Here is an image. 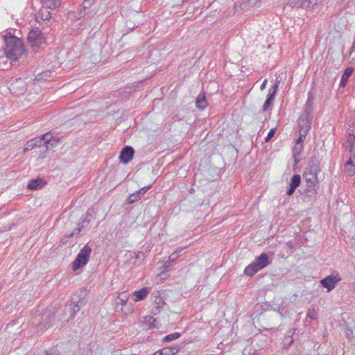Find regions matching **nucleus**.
<instances>
[{
	"label": "nucleus",
	"mask_w": 355,
	"mask_h": 355,
	"mask_svg": "<svg viewBox=\"0 0 355 355\" xmlns=\"http://www.w3.org/2000/svg\"><path fill=\"white\" fill-rule=\"evenodd\" d=\"M28 42L33 51H36L44 42L42 31L38 28L31 30L28 33Z\"/></svg>",
	"instance_id": "nucleus-5"
},
{
	"label": "nucleus",
	"mask_w": 355,
	"mask_h": 355,
	"mask_svg": "<svg viewBox=\"0 0 355 355\" xmlns=\"http://www.w3.org/2000/svg\"><path fill=\"white\" fill-rule=\"evenodd\" d=\"M295 190V188L290 184V187L286 192L287 195H288V196L292 195L294 193Z\"/></svg>",
	"instance_id": "nucleus-36"
},
{
	"label": "nucleus",
	"mask_w": 355,
	"mask_h": 355,
	"mask_svg": "<svg viewBox=\"0 0 355 355\" xmlns=\"http://www.w3.org/2000/svg\"><path fill=\"white\" fill-rule=\"evenodd\" d=\"M118 299L119 300V302H117L116 304H121V305L126 304V303H127V302L128 300V298L126 296H125L124 298H122V297H119Z\"/></svg>",
	"instance_id": "nucleus-34"
},
{
	"label": "nucleus",
	"mask_w": 355,
	"mask_h": 355,
	"mask_svg": "<svg viewBox=\"0 0 355 355\" xmlns=\"http://www.w3.org/2000/svg\"><path fill=\"white\" fill-rule=\"evenodd\" d=\"M150 188H151V185H149L148 187H144L140 189L139 191H137V193L141 197V195H144Z\"/></svg>",
	"instance_id": "nucleus-32"
},
{
	"label": "nucleus",
	"mask_w": 355,
	"mask_h": 355,
	"mask_svg": "<svg viewBox=\"0 0 355 355\" xmlns=\"http://www.w3.org/2000/svg\"><path fill=\"white\" fill-rule=\"evenodd\" d=\"M150 292V288L144 287L140 290L135 291L132 295L135 297V302H139L144 300Z\"/></svg>",
	"instance_id": "nucleus-12"
},
{
	"label": "nucleus",
	"mask_w": 355,
	"mask_h": 355,
	"mask_svg": "<svg viewBox=\"0 0 355 355\" xmlns=\"http://www.w3.org/2000/svg\"><path fill=\"white\" fill-rule=\"evenodd\" d=\"M43 6L47 8L55 9L60 5V0H41Z\"/></svg>",
	"instance_id": "nucleus-19"
},
{
	"label": "nucleus",
	"mask_w": 355,
	"mask_h": 355,
	"mask_svg": "<svg viewBox=\"0 0 355 355\" xmlns=\"http://www.w3.org/2000/svg\"><path fill=\"white\" fill-rule=\"evenodd\" d=\"M275 132H276V130L275 128L270 129L269 132L268 133L266 138L265 139V141H270V139L274 137Z\"/></svg>",
	"instance_id": "nucleus-31"
},
{
	"label": "nucleus",
	"mask_w": 355,
	"mask_h": 355,
	"mask_svg": "<svg viewBox=\"0 0 355 355\" xmlns=\"http://www.w3.org/2000/svg\"><path fill=\"white\" fill-rule=\"evenodd\" d=\"M135 259L143 261L145 259V254L143 252H137L134 253Z\"/></svg>",
	"instance_id": "nucleus-29"
},
{
	"label": "nucleus",
	"mask_w": 355,
	"mask_h": 355,
	"mask_svg": "<svg viewBox=\"0 0 355 355\" xmlns=\"http://www.w3.org/2000/svg\"><path fill=\"white\" fill-rule=\"evenodd\" d=\"M354 71V69L352 67H347L345 69L344 73L342 75L340 82V87H345L347 85V84L348 83V79L352 75Z\"/></svg>",
	"instance_id": "nucleus-13"
},
{
	"label": "nucleus",
	"mask_w": 355,
	"mask_h": 355,
	"mask_svg": "<svg viewBox=\"0 0 355 355\" xmlns=\"http://www.w3.org/2000/svg\"><path fill=\"white\" fill-rule=\"evenodd\" d=\"M270 263L267 254L262 253L255 259V261L248 265L244 270L247 276L252 277Z\"/></svg>",
	"instance_id": "nucleus-3"
},
{
	"label": "nucleus",
	"mask_w": 355,
	"mask_h": 355,
	"mask_svg": "<svg viewBox=\"0 0 355 355\" xmlns=\"http://www.w3.org/2000/svg\"><path fill=\"white\" fill-rule=\"evenodd\" d=\"M141 198L140 196L138 195V193L137 192L132 193V194H130L129 196V197L127 199V201H128V203L129 204H132V203H134L135 202H137L138 200H139Z\"/></svg>",
	"instance_id": "nucleus-25"
},
{
	"label": "nucleus",
	"mask_w": 355,
	"mask_h": 355,
	"mask_svg": "<svg viewBox=\"0 0 355 355\" xmlns=\"http://www.w3.org/2000/svg\"><path fill=\"white\" fill-rule=\"evenodd\" d=\"M92 249L87 245H85L78 254L76 259L73 262L72 268L73 270H77L80 268L85 266L90 257Z\"/></svg>",
	"instance_id": "nucleus-4"
},
{
	"label": "nucleus",
	"mask_w": 355,
	"mask_h": 355,
	"mask_svg": "<svg viewBox=\"0 0 355 355\" xmlns=\"http://www.w3.org/2000/svg\"><path fill=\"white\" fill-rule=\"evenodd\" d=\"M310 4V0H287L286 6L291 8H309Z\"/></svg>",
	"instance_id": "nucleus-10"
},
{
	"label": "nucleus",
	"mask_w": 355,
	"mask_h": 355,
	"mask_svg": "<svg viewBox=\"0 0 355 355\" xmlns=\"http://www.w3.org/2000/svg\"><path fill=\"white\" fill-rule=\"evenodd\" d=\"M259 1H257V0H249L248 1L250 5H254Z\"/></svg>",
	"instance_id": "nucleus-39"
},
{
	"label": "nucleus",
	"mask_w": 355,
	"mask_h": 355,
	"mask_svg": "<svg viewBox=\"0 0 355 355\" xmlns=\"http://www.w3.org/2000/svg\"><path fill=\"white\" fill-rule=\"evenodd\" d=\"M80 231H81L80 227L75 228L71 234H66L65 237L67 239H69V238L72 237L73 236H78L80 234Z\"/></svg>",
	"instance_id": "nucleus-28"
},
{
	"label": "nucleus",
	"mask_w": 355,
	"mask_h": 355,
	"mask_svg": "<svg viewBox=\"0 0 355 355\" xmlns=\"http://www.w3.org/2000/svg\"><path fill=\"white\" fill-rule=\"evenodd\" d=\"M44 184L45 181L42 178L33 179L28 182L27 187L31 190H35L44 185Z\"/></svg>",
	"instance_id": "nucleus-15"
},
{
	"label": "nucleus",
	"mask_w": 355,
	"mask_h": 355,
	"mask_svg": "<svg viewBox=\"0 0 355 355\" xmlns=\"http://www.w3.org/2000/svg\"><path fill=\"white\" fill-rule=\"evenodd\" d=\"M152 355H162V354H161L160 351H159V350H158V351H157L155 353H154V354H152Z\"/></svg>",
	"instance_id": "nucleus-45"
},
{
	"label": "nucleus",
	"mask_w": 355,
	"mask_h": 355,
	"mask_svg": "<svg viewBox=\"0 0 355 355\" xmlns=\"http://www.w3.org/2000/svg\"><path fill=\"white\" fill-rule=\"evenodd\" d=\"M55 315H49L46 316L45 320L44 322H40L37 326L40 329H43L45 328H48L52 325L51 322L54 320Z\"/></svg>",
	"instance_id": "nucleus-18"
},
{
	"label": "nucleus",
	"mask_w": 355,
	"mask_h": 355,
	"mask_svg": "<svg viewBox=\"0 0 355 355\" xmlns=\"http://www.w3.org/2000/svg\"><path fill=\"white\" fill-rule=\"evenodd\" d=\"M318 189V187H317V189H315V185L313 184V182H312V189L316 191Z\"/></svg>",
	"instance_id": "nucleus-44"
},
{
	"label": "nucleus",
	"mask_w": 355,
	"mask_h": 355,
	"mask_svg": "<svg viewBox=\"0 0 355 355\" xmlns=\"http://www.w3.org/2000/svg\"><path fill=\"white\" fill-rule=\"evenodd\" d=\"M85 222H86V219H85H85H83V220L81 221V223H80V224H81V227H84Z\"/></svg>",
	"instance_id": "nucleus-42"
},
{
	"label": "nucleus",
	"mask_w": 355,
	"mask_h": 355,
	"mask_svg": "<svg viewBox=\"0 0 355 355\" xmlns=\"http://www.w3.org/2000/svg\"><path fill=\"white\" fill-rule=\"evenodd\" d=\"M85 304L84 299L76 301L75 297L72 298L71 304L66 306L64 309L65 313H69V317L66 320L67 322H69L70 320L74 318V315L76 313L79 311L80 307Z\"/></svg>",
	"instance_id": "nucleus-7"
},
{
	"label": "nucleus",
	"mask_w": 355,
	"mask_h": 355,
	"mask_svg": "<svg viewBox=\"0 0 355 355\" xmlns=\"http://www.w3.org/2000/svg\"><path fill=\"white\" fill-rule=\"evenodd\" d=\"M311 91L308 92V97L305 105V108L303 114H302L298 119V124L300 127V137L297 139L294 150L299 153L302 149V142L306 138L308 132L311 128V122L309 121V115L311 112Z\"/></svg>",
	"instance_id": "nucleus-1"
},
{
	"label": "nucleus",
	"mask_w": 355,
	"mask_h": 355,
	"mask_svg": "<svg viewBox=\"0 0 355 355\" xmlns=\"http://www.w3.org/2000/svg\"><path fill=\"white\" fill-rule=\"evenodd\" d=\"M279 82L277 81L272 86V87L269 89V92L268 93L275 96L276 94H277V89H278V87H279Z\"/></svg>",
	"instance_id": "nucleus-27"
},
{
	"label": "nucleus",
	"mask_w": 355,
	"mask_h": 355,
	"mask_svg": "<svg viewBox=\"0 0 355 355\" xmlns=\"http://www.w3.org/2000/svg\"><path fill=\"white\" fill-rule=\"evenodd\" d=\"M179 255L178 254V252H173L170 256H169V261H171V262H174L177 260V259L178 258Z\"/></svg>",
	"instance_id": "nucleus-33"
},
{
	"label": "nucleus",
	"mask_w": 355,
	"mask_h": 355,
	"mask_svg": "<svg viewBox=\"0 0 355 355\" xmlns=\"http://www.w3.org/2000/svg\"><path fill=\"white\" fill-rule=\"evenodd\" d=\"M345 170L349 176L355 174V152L350 156L345 164Z\"/></svg>",
	"instance_id": "nucleus-14"
},
{
	"label": "nucleus",
	"mask_w": 355,
	"mask_h": 355,
	"mask_svg": "<svg viewBox=\"0 0 355 355\" xmlns=\"http://www.w3.org/2000/svg\"><path fill=\"white\" fill-rule=\"evenodd\" d=\"M313 311L314 310H312V316H311L312 320L314 318V317H313Z\"/></svg>",
	"instance_id": "nucleus-46"
},
{
	"label": "nucleus",
	"mask_w": 355,
	"mask_h": 355,
	"mask_svg": "<svg viewBox=\"0 0 355 355\" xmlns=\"http://www.w3.org/2000/svg\"><path fill=\"white\" fill-rule=\"evenodd\" d=\"M181 334L178 332H175V333H173V334H168L167 336H166L164 338H163V341L164 342H167V343H169V342H171L175 339H178L180 337Z\"/></svg>",
	"instance_id": "nucleus-22"
},
{
	"label": "nucleus",
	"mask_w": 355,
	"mask_h": 355,
	"mask_svg": "<svg viewBox=\"0 0 355 355\" xmlns=\"http://www.w3.org/2000/svg\"><path fill=\"white\" fill-rule=\"evenodd\" d=\"M44 144L43 135L28 141L25 147V150H30Z\"/></svg>",
	"instance_id": "nucleus-11"
},
{
	"label": "nucleus",
	"mask_w": 355,
	"mask_h": 355,
	"mask_svg": "<svg viewBox=\"0 0 355 355\" xmlns=\"http://www.w3.org/2000/svg\"><path fill=\"white\" fill-rule=\"evenodd\" d=\"M286 245H287V246H288L289 248H293V243H292V242H291V241H290V242H288V243H286Z\"/></svg>",
	"instance_id": "nucleus-41"
},
{
	"label": "nucleus",
	"mask_w": 355,
	"mask_h": 355,
	"mask_svg": "<svg viewBox=\"0 0 355 355\" xmlns=\"http://www.w3.org/2000/svg\"><path fill=\"white\" fill-rule=\"evenodd\" d=\"M162 306H154L152 309V313L153 315H157L159 313V310H160V308Z\"/></svg>",
	"instance_id": "nucleus-35"
},
{
	"label": "nucleus",
	"mask_w": 355,
	"mask_h": 355,
	"mask_svg": "<svg viewBox=\"0 0 355 355\" xmlns=\"http://www.w3.org/2000/svg\"><path fill=\"white\" fill-rule=\"evenodd\" d=\"M156 322V319L155 318H153V317H150V319H149V322L150 324V325L153 327H155V322Z\"/></svg>",
	"instance_id": "nucleus-37"
},
{
	"label": "nucleus",
	"mask_w": 355,
	"mask_h": 355,
	"mask_svg": "<svg viewBox=\"0 0 355 355\" xmlns=\"http://www.w3.org/2000/svg\"><path fill=\"white\" fill-rule=\"evenodd\" d=\"M180 347L178 345H172L171 347H164L162 349H159L162 355H175L176 354Z\"/></svg>",
	"instance_id": "nucleus-17"
},
{
	"label": "nucleus",
	"mask_w": 355,
	"mask_h": 355,
	"mask_svg": "<svg viewBox=\"0 0 355 355\" xmlns=\"http://www.w3.org/2000/svg\"><path fill=\"white\" fill-rule=\"evenodd\" d=\"M183 249H184V248H177V250H175V252H178V254L179 255V254H180V253H181V252H182V251L183 250Z\"/></svg>",
	"instance_id": "nucleus-40"
},
{
	"label": "nucleus",
	"mask_w": 355,
	"mask_h": 355,
	"mask_svg": "<svg viewBox=\"0 0 355 355\" xmlns=\"http://www.w3.org/2000/svg\"><path fill=\"white\" fill-rule=\"evenodd\" d=\"M4 52L0 50V53L6 54L10 60L16 61L21 58L26 52L23 41L14 35L6 36Z\"/></svg>",
	"instance_id": "nucleus-2"
},
{
	"label": "nucleus",
	"mask_w": 355,
	"mask_h": 355,
	"mask_svg": "<svg viewBox=\"0 0 355 355\" xmlns=\"http://www.w3.org/2000/svg\"><path fill=\"white\" fill-rule=\"evenodd\" d=\"M300 175H294L291 180L290 184L296 189L300 185Z\"/></svg>",
	"instance_id": "nucleus-24"
},
{
	"label": "nucleus",
	"mask_w": 355,
	"mask_h": 355,
	"mask_svg": "<svg viewBox=\"0 0 355 355\" xmlns=\"http://www.w3.org/2000/svg\"><path fill=\"white\" fill-rule=\"evenodd\" d=\"M12 89H15L14 84H12Z\"/></svg>",
	"instance_id": "nucleus-47"
},
{
	"label": "nucleus",
	"mask_w": 355,
	"mask_h": 355,
	"mask_svg": "<svg viewBox=\"0 0 355 355\" xmlns=\"http://www.w3.org/2000/svg\"><path fill=\"white\" fill-rule=\"evenodd\" d=\"M154 304H155V306H162L163 304H164V302L163 301L162 297H160L159 295H156L155 296Z\"/></svg>",
	"instance_id": "nucleus-26"
},
{
	"label": "nucleus",
	"mask_w": 355,
	"mask_h": 355,
	"mask_svg": "<svg viewBox=\"0 0 355 355\" xmlns=\"http://www.w3.org/2000/svg\"><path fill=\"white\" fill-rule=\"evenodd\" d=\"M312 175H314V178L317 182L322 181L324 178V173H321L319 164H313V165H312Z\"/></svg>",
	"instance_id": "nucleus-16"
},
{
	"label": "nucleus",
	"mask_w": 355,
	"mask_h": 355,
	"mask_svg": "<svg viewBox=\"0 0 355 355\" xmlns=\"http://www.w3.org/2000/svg\"><path fill=\"white\" fill-rule=\"evenodd\" d=\"M275 97V96L268 93L267 98H266L265 103H263V105L262 107V110L263 112H266V111L268 110L269 109H270V107H272V103L274 102Z\"/></svg>",
	"instance_id": "nucleus-20"
},
{
	"label": "nucleus",
	"mask_w": 355,
	"mask_h": 355,
	"mask_svg": "<svg viewBox=\"0 0 355 355\" xmlns=\"http://www.w3.org/2000/svg\"><path fill=\"white\" fill-rule=\"evenodd\" d=\"M16 84H18L19 86H21V88L20 89V92L23 93L25 92V84L21 78L16 79Z\"/></svg>",
	"instance_id": "nucleus-30"
},
{
	"label": "nucleus",
	"mask_w": 355,
	"mask_h": 355,
	"mask_svg": "<svg viewBox=\"0 0 355 355\" xmlns=\"http://www.w3.org/2000/svg\"><path fill=\"white\" fill-rule=\"evenodd\" d=\"M44 145L46 148H53L62 141V137L52 135L51 132H46L43 135Z\"/></svg>",
	"instance_id": "nucleus-8"
},
{
	"label": "nucleus",
	"mask_w": 355,
	"mask_h": 355,
	"mask_svg": "<svg viewBox=\"0 0 355 355\" xmlns=\"http://www.w3.org/2000/svg\"><path fill=\"white\" fill-rule=\"evenodd\" d=\"M134 154V148L131 146H126L122 148L120 153L119 159L123 164H127L133 159Z\"/></svg>",
	"instance_id": "nucleus-9"
},
{
	"label": "nucleus",
	"mask_w": 355,
	"mask_h": 355,
	"mask_svg": "<svg viewBox=\"0 0 355 355\" xmlns=\"http://www.w3.org/2000/svg\"><path fill=\"white\" fill-rule=\"evenodd\" d=\"M196 105L198 108L204 110L207 105L205 96L199 95L196 101Z\"/></svg>",
	"instance_id": "nucleus-21"
},
{
	"label": "nucleus",
	"mask_w": 355,
	"mask_h": 355,
	"mask_svg": "<svg viewBox=\"0 0 355 355\" xmlns=\"http://www.w3.org/2000/svg\"><path fill=\"white\" fill-rule=\"evenodd\" d=\"M267 82H268V80L266 79H265L263 80V82L262 83V84H261V85L260 87V89L261 90H263L266 88Z\"/></svg>",
	"instance_id": "nucleus-38"
},
{
	"label": "nucleus",
	"mask_w": 355,
	"mask_h": 355,
	"mask_svg": "<svg viewBox=\"0 0 355 355\" xmlns=\"http://www.w3.org/2000/svg\"><path fill=\"white\" fill-rule=\"evenodd\" d=\"M306 316H307V318H311V311L310 310L307 311Z\"/></svg>",
	"instance_id": "nucleus-43"
},
{
	"label": "nucleus",
	"mask_w": 355,
	"mask_h": 355,
	"mask_svg": "<svg viewBox=\"0 0 355 355\" xmlns=\"http://www.w3.org/2000/svg\"><path fill=\"white\" fill-rule=\"evenodd\" d=\"M341 277L339 273L336 271H334L331 274L325 278L320 280V284L322 286L327 289V291H332L337 283L341 281Z\"/></svg>",
	"instance_id": "nucleus-6"
},
{
	"label": "nucleus",
	"mask_w": 355,
	"mask_h": 355,
	"mask_svg": "<svg viewBox=\"0 0 355 355\" xmlns=\"http://www.w3.org/2000/svg\"><path fill=\"white\" fill-rule=\"evenodd\" d=\"M293 340H294L291 335L286 336L282 342L283 348L288 349L293 343Z\"/></svg>",
	"instance_id": "nucleus-23"
}]
</instances>
